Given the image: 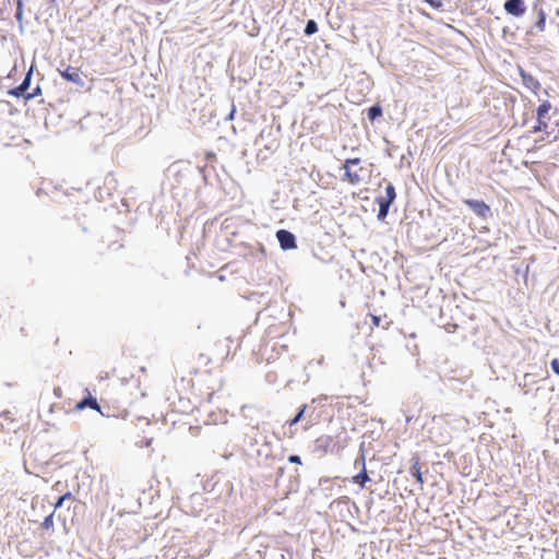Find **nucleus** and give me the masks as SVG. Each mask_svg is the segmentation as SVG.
<instances>
[{"label": "nucleus", "mask_w": 559, "mask_h": 559, "mask_svg": "<svg viewBox=\"0 0 559 559\" xmlns=\"http://www.w3.org/2000/svg\"><path fill=\"white\" fill-rule=\"evenodd\" d=\"M557 115V109H552L548 100L543 102L536 110L537 124L534 127V131H543L547 134H552L558 127V120L552 121V118Z\"/></svg>", "instance_id": "nucleus-1"}, {"label": "nucleus", "mask_w": 559, "mask_h": 559, "mask_svg": "<svg viewBox=\"0 0 559 559\" xmlns=\"http://www.w3.org/2000/svg\"><path fill=\"white\" fill-rule=\"evenodd\" d=\"M342 169H344L342 180L353 186L361 183L370 175V171L366 167L361 166V160L358 157L347 158L344 162Z\"/></svg>", "instance_id": "nucleus-2"}, {"label": "nucleus", "mask_w": 559, "mask_h": 559, "mask_svg": "<svg viewBox=\"0 0 559 559\" xmlns=\"http://www.w3.org/2000/svg\"><path fill=\"white\" fill-rule=\"evenodd\" d=\"M318 441L320 443V448L325 453L341 454L348 445L349 437L343 429V431L336 436H323Z\"/></svg>", "instance_id": "nucleus-3"}, {"label": "nucleus", "mask_w": 559, "mask_h": 559, "mask_svg": "<svg viewBox=\"0 0 559 559\" xmlns=\"http://www.w3.org/2000/svg\"><path fill=\"white\" fill-rule=\"evenodd\" d=\"M395 198H396L395 188L391 182H389L385 187V194L380 195L376 199V202L379 205V214H378L379 218H384L388 215L389 209H390L391 204L393 203V201L395 200Z\"/></svg>", "instance_id": "nucleus-4"}, {"label": "nucleus", "mask_w": 559, "mask_h": 559, "mask_svg": "<svg viewBox=\"0 0 559 559\" xmlns=\"http://www.w3.org/2000/svg\"><path fill=\"white\" fill-rule=\"evenodd\" d=\"M85 393H86V395L84 396V399H82L80 402H78L75 404L74 409L76 412H81L88 407V408L94 409V411L98 412L99 414L104 415L96 397H94L91 394L88 389H85Z\"/></svg>", "instance_id": "nucleus-5"}, {"label": "nucleus", "mask_w": 559, "mask_h": 559, "mask_svg": "<svg viewBox=\"0 0 559 559\" xmlns=\"http://www.w3.org/2000/svg\"><path fill=\"white\" fill-rule=\"evenodd\" d=\"M464 203L480 218H487L490 215V207L483 200L466 199Z\"/></svg>", "instance_id": "nucleus-6"}, {"label": "nucleus", "mask_w": 559, "mask_h": 559, "mask_svg": "<svg viewBox=\"0 0 559 559\" xmlns=\"http://www.w3.org/2000/svg\"><path fill=\"white\" fill-rule=\"evenodd\" d=\"M276 238L283 250H292L297 248L296 238L294 234L286 229H280L276 231Z\"/></svg>", "instance_id": "nucleus-7"}, {"label": "nucleus", "mask_w": 559, "mask_h": 559, "mask_svg": "<svg viewBox=\"0 0 559 559\" xmlns=\"http://www.w3.org/2000/svg\"><path fill=\"white\" fill-rule=\"evenodd\" d=\"M60 75L68 82H72L79 86L84 85L82 72L79 68L67 67L63 71H60Z\"/></svg>", "instance_id": "nucleus-8"}, {"label": "nucleus", "mask_w": 559, "mask_h": 559, "mask_svg": "<svg viewBox=\"0 0 559 559\" xmlns=\"http://www.w3.org/2000/svg\"><path fill=\"white\" fill-rule=\"evenodd\" d=\"M360 464L361 471L359 474L353 476L352 480L354 484L359 485L361 488L365 487L366 483L370 480L369 475L366 469V462H365V455L361 454L359 460L355 461V465Z\"/></svg>", "instance_id": "nucleus-9"}, {"label": "nucleus", "mask_w": 559, "mask_h": 559, "mask_svg": "<svg viewBox=\"0 0 559 559\" xmlns=\"http://www.w3.org/2000/svg\"><path fill=\"white\" fill-rule=\"evenodd\" d=\"M507 13L520 16L525 12V5L522 0H507L503 4Z\"/></svg>", "instance_id": "nucleus-10"}, {"label": "nucleus", "mask_w": 559, "mask_h": 559, "mask_svg": "<svg viewBox=\"0 0 559 559\" xmlns=\"http://www.w3.org/2000/svg\"><path fill=\"white\" fill-rule=\"evenodd\" d=\"M520 74H521V79H522L524 86L526 88H528L530 91H532L534 94H537L542 87L539 81L536 78H534L532 74H528V73L524 72L523 70H521Z\"/></svg>", "instance_id": "nucleus-11"}, {"label": "nucleus", "mask_w": 559, "mask_h": 559, "mask_svg": "<svg viewBox=\"0 0 559 559\" xmlns=\"http://www.w3.org/2000/svg\"><path fill=\"white\" fill-rule=\"evenodd\" d=\"M411 472H412V475L415 477L416 481L423 486L424 485V477H423V474H421V471H420V464H419V461L416 460L413 465H412V468H411Z\"/></svg>", "instance_id": "nucleus-12"}, {"label": "nucleus", "mask_w": 559, "mask_h": 559, "mask_svg": "<svg viewBox=\"0 0 559 559\" xmlns=\"http://www.w3.org/2000/svg\"><path fill=\"white\" fill-rule=\"evenodd\" d=\"M534 27L538 32H544L546 28V13L543 10H539L537 21L534 24Z\"/></svg>", "instance_id": "nucleus-13"}, {"label": "nucleus", "mask_w": 559, "mask_h": 559, "mask_svg": "<svg viewBox=\"0 0 559 559\" xmlns=\"http://www.w3.org/2000/svg\"><path fill=\"white\" fill-rule=\"evenodd\" d=\"M382 116V108L379 105L372 106L368 109V118L370 121H374L377 118Z\"/></svg>", "instance_id": "nucleus-14"}, {"label": "nucleus", "mask_w": 559, "mask_h": 559, "mask_svg": "<svg viewBox=\"0 0 559 559\" xmlns=\"http://www.w3.org/2000/svg\"><path fill=\"white\" fill-rule=\"evenodd\" d=\"M317 32H318V25H317L316 21L309 20L305 27V34L307 36H310Z\"/></svg>", "instance_id": "nucleus-15"}, {"label": "nucleus", "mask_w": 559, "mask_h": 559, "mask_svg": "<svg viewBox=\"0 0 559 559\" xmlns=\"http://www.w3.org/2000/svg\"><path fill=\"white\" fill-rule=\"evenodd\" d=\"M306 407H307L306 405H302V407H301V408H300V411L297 413V415H296L294 418H292V419H289V420L287 421V424H288L290 427H292V426H295L297 423H299V421L301 420V418H302V416H304V413H305V411H306Z\"/></svg>", "instance_id": "nucleus-16"}, {"label": "nucleus", "mask_w": 559, "mask_h": 559, "mask_svg": "<svg viewBox=\"0 0 559 559\" xmlns=\"http://www.w3.org/2000/svg\"><path fill=\"white\" fill-rule=\"evenodd\" d=\"M41 527L45 530H51L53 527V512L44 519Z\"/></svg>", "instance_id": "nucleus-17"}, {"label": "nucleus", "mask_w": 559, "mask_h": 559, "mask_svg": "<svg viewBox=\"0 0 559 559\" xmlns=\"http://www.w3.org/2000/svg\"><path fill=\"white\" fill-rule=\"evenodd\" d=\"M26 92L19 85L15 88H12L9 91V94L14 97H21L23 96L25 98Z\"/></svg>", "instance_id": "nucleus-18"}, {"label": "nucleus", "mask_w": 559, "mask_h": 559, "mask_svg": "<svg viewBox=\"0 0 559 559\" xmlns=\"http://www.w3.org/2000/svg\"><path fill=\"white\" fill-rule=\"evenodd\" d=\"M16 4H17V8H16V13H15V17L17 21H22V17H23V3H22V0H16Z\"/></svg>", "instance_id": "nucleus-19"}, {"label": "nucleus", "mask_w": 559, "mask_h": 559, "mask_svg": "<svg viewBox=\"0 0 559 559\" xmlns=\"http://www.w3.org/2000/svg\"><path fill=\"white\" fill-rule=\"evenodd\" d=\"M31 75H32V71H28V73L26 74L25 79L23 80V82L20 84V86L26 92L27 88L29 87V83H31Z\"/></svg>", "instance_id": "nucleus-20"}, {"label": "nucleus", "mask_w": 559, "mask_h": 559, "mask_svg": "<svg viewBox=\"0 0 559 559\" xmlns=\"http://www.w3.org/2000/svg\"><path fill=\"white\" fill-rule=\"evenodd\" d=\"M40 94H41V88L39 86H37L36 88H34V91L32 93H27L25 95V100H29Z\"/></svg>", "instance_id": "nucleus-21"}, {"label": "nucleus", "mask_w": 559, "mask_h": 559, "mask_svg": "<svg viewBox=\"0 0 559 559\" xmlns=\"http://www.w3.org/2000/svg\"><path fill=\"white\" fill-rule=\"evenodd\" d=\"M550 366L552 371L559 376V358L552 359Z\"/></svg>", "instance_id": "nucleus-22"}, {"label": "nucleus", "mask_w": 559, "mask_h": 559, "mask_svg": "<svg viewBox=\"0 0 559 559\" xmlns=\"http://www.w3.org/2000/svg\"><path fill=\"white\" fill-rule=\"evenodd\" d=\"M425 1L428 2L435 9H439L441 7L440 0H425Z\"/></svg>", "instance_id": "nucleus-23"}, {"label": "nucleus", "mask_w": 559, "mask_h": 559, "mask_svg": "<svg viewBox=\"0 0 559 559\" xmlns=\"http://www.w3.org/2000/svg\"><path fill=\"white\" fill-rule=\"evenodd\" d=\"M288 461H289L290 463H294V464H299V465L301 464V459H300V456H298V455H290V456L288 457Z\"/></svg>", "instance_id": "nucleus-24"}, {"label": "nucleus", "mask_w": 559, "mask_h": 559, "mask_svg": "<svg viewBox=\"0 0 559 559\" xmlns=\"http://www.w3.org/2000/svg\"><path fill=\"white\" fill-rule=\"evenodd\" d=\"M380 321H381L380 317L371 314V322H372L373 326H379L380 325Z\"/></svg>", "instance_id": "nucleus-25"}, {"label": "nucleus", "mask_w": 559, "mask_h": 559, "mask_svg": "<svg viewBox=\"0 0 559 559\" xmlns=\"http://www.w3.org/2000/svg\"><path fill=\"white\" fill-rule=\"evenodd\" d=\"M73 496L71 492H66L64 495L61 496V500H68V499H72Z\"/></svg>", "instance_id": "nucleus-26"}, {"label": "nucleus", "mask_w": 559, "mask_h": 559, "mask_svg": "<svg viewBox=\"0 0 559 559\" xmlns=\"http://www.w3.org/2000/svg\"><path fill=\"white\" fill-rule=\"evenodd\" d=\"M63 502H64V500H61V497H60V498L57 500V502L55 503V510H56V509H59V508L62 506V503H63Z\"/></svg>", "instance_id": "nucleus-27"}, {"label": "nucleus", "mask_w": 559, "mask_h": 559, "mask_svg": "<svg viewBox=\"0 0 559 559\" xmlns=\"http://www.w3.org/2000/svg\"><path fill=\"white\" fill-rule=\"evenodd\" d=\"M55 394L57 396H61V389L60 388L55 389Z\"/></svg>", "instance_id": "nucleus-28"}]
</instances>
